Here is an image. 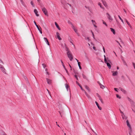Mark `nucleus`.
Here are the masks:
<instances>
[{
    "label": "nucleus",
    "mask_w": 135,
    "mask_h": 135,
    "mask_svg": "<svg viewBox=\"0 0 135 135\" xmlns=\"http://www.w3.org/2000/svg\"><path fill=\"white\" fill-rule=\"evenodd\" d=\"M40 7L41 8L44 14L46 15L47 16V12L46 8L45 7H42V6H41Z\"/></svg>",
    "instance_id": "nucleus-1"
},
{
    "label": "nucleus",
    "mask_w": 135,
    "mask_h": 135,
    "mask_svg": "<svg viewBox=\"0 0 135 135\" xmlns=\"http://www.w3.org/2000/svg\"><path fill=\"white\" fill-rule=\"evenodd\" d=\"M67 54L70 60L71 61L73 59V57L71 52L69 53L68 52V53H67Z\"/></svg>",
    "instance_id": "nucleus-2"
},
{
    "label": "nucleus",
    "mask_w": 135,
    "mask_h": 135,
    "mask_svg": "<svg viewBox=\"0 0 135 135\" xmlns=\"http://www.w3.org/2000/svg\"><path fill=\"white\" fill-rule=\"evenodd\" d=\"M0 68L2 71L4 73L6 74V70L3 66L0 64Z\"/></svg>",
    "instance_id": "nucleus-3"
},
{
    "label": "nucleus",
    "mask_w": 135,
    "mask_h": 135,
    "mask_svg": "<svg viewBox=\"0 0 135 135\" xmlns=\"http://www.w3.org/2000/svg\"><path fill=\"white\" fill-rule=\"evenodd\" d=\"M106 15L107 16V17L109 19V21L110 22L112 21H113V19L110 15L108 13H107Z\"/></svg>",
    "instance_id": "nucleus-4"
},
{
    "label": "nucleus",
    "mask_w": 135,
    "mask_h": 135,
    "mask_svg": "<svg viewBox=\"0 0 135 135\" xmlns=\"http://www.w3.org/2000/svg\"><path fill=\"white\" fill-rule=\"evenodd\" d=\"M64 45H65V50L66 51H67V53H68V52L69 53L71 52L70 51L69 48L67 47L66 44H65Z\"/></svg>",
    "instance_id": "nucleus-5"
},
{
    "label": "nucleus",
    "mask_w": 135,
    "mask_h": 135,
    "mask_svg": "<svg viewBox=\"0 0 135 135\" xmlns=\"http://www.w3.org/2000/svg\"><path fill=\"white\" fill-rule=\"evenodd\" d=\"M44 39L46 43L48 45H49L50 44L47 38L46 37H44Z\"/></svg>",
    "instance_id": "nucleus-6"
},
{
    "label": "nucleus",
    "mask_w": 135,
    "mask_h": 135,
    "mask_svg": "<svg viewBox=\"0 0 135 135\" xmlns=\"http://www.w3.org/2000/svg\"><path fill=\"white\" fill-rule=\"evenodd\" d=\"M127 125L129 128V129H131V125L129 123L128 120H126Z\"/></svg>",
    "instance_id": "nucleus-7"
},
{
    "label": "nucleus",
    "mask_w": 135,
    "mask_h": 135,
    "mask_svg": "<svg viewBox=\"0 0 135 135\" xmlns=\"http://www.w3.org/2000/svg\"><path fill=\"white\" fill-rule=\"evenodd\" d=\"M56 36H57V38H58L59 40H61V37L60 36H59L60 34H59V33L58 32H57L56 33Z\"/></svg>",
    "instance_id": "nucleus-8"
},
{
    "label": "nucleus",
    "mask_w": 135,
    "mask_h": 135,
    "mask_svg": "<svg viewBox=\"0 0 135 135\" xmlns=\"http://www.w3.org/2000/svg\"><path fill=\"white\" fill-rule=\"evenodd\" d=\"M121 116L123 119H126L127 118V117L125 115L124 113L121 114Z\"/></svg>",
    "instance_id": "nucleus-9"
},
{
    "label": "nucleus",
    "mask_w": 135,
    "mask_h": 135,
    "mask_svg": "<svg viewBox=\"0 0 135 135\" xmlns=\"http://www.w3.org/2000/svg\"><path fill=\"white\" fill-rule=\"evenodd\" d=\"M112 72L113 73L112 75L114 76H116V75H117V74H118V72L117 71H112Z\"/></svg>",
    "instance_id": "nucleus-10"
},
{
    "label": "nucleus",
    "mask_w": 135,
    "mask_h": 135,
    "mask_svg": "<svg viewBox=\"0 0 135 135\" xmlns=\"http://www.w3.org/2000/svg\"><path fill=\"white\" fill-rule=\"evenodd\" d=\"M46 80L48 84H50L51 83V80L47 78H46Z\"/></svg>",
    "instance_id": "nucleus-11"
},
{
    "label": "nucleus",
    "mask_w": 135,
    "mask_h": 135,
    "mask_svg": "<svg viewBox=\"0 0 135 135\" xmlns=\"http://www.w3.org/2000/svg\"><path fill=\"white\" fill-rule=\"evenodd\" d=\"M110 29L111 31L113 32V33L114 35H115L116 34V33L115 31V30L113 28H110Z\"/></svg>",
    "instance_id": "nucleus-12"
},
{
    "label": "nucleus",
    "mask_w": 135,
    "mask_h": 135,
    "mask_svg": "<svg viewBox=\"0 0 135 135\" xmlns=\"http://www.w3.org/2000/svg\"><path fill=\"white\" fill-rule=\"evenodd\" d=\"M34 11L36 16H38L39 15L37 14L38 13V12L37 11V10L36 9H34Z\"/></svg>",
    "instance_id": "nucleus-13"
},
{
    "label": "nucleus",
    "mask_w": 135,
    "mask_h": 135,
    "mask_svg": "<svg viewBox=\"0 0 135 135\" xmlns=\"http://www.w3.org/2000/svg\"><path fill=\"white\" fill-rule=\"evenodd\" d=\"M95 103H96V105H97V106L98 108V109L100 110H101V109H102V108L100 107L99 105V104H98V103H97V102L96 101H95Z\"/></svg>",
    "instance_id": "nucleus-14"
},
{
    "label": "nucleus",
    "mask_w": 135,
    "mask_h": 135,
    "mask_svg": "<svg viewBox=\"0 0 135 135\" xmlns=\"http://www.w3.org/2000/svg\"><path fill=\"white\" fill-rule=\"evenodd\" d=\"M125 20L126 22L127 23V24L131 28H132V26H131V25H130V23L126 19H125Z\"/></svg>",
    "instance_id": "nucleus-15"
},
{
    "label": "nucleus",
    "mask_w": 135,
    "mask_h": 135,
    "mask_svg": "<svg viewBox=\"0 0 135 135\" xmlns=\"http://www.w3.org/2000/svg\"><path fill=\"white\" fill-rule=\"evenodd\" d=\"M55 25H56V27L57 28V29L59 30H61V29L59 27V25L57 24V23L56 22H55Z\"/></svg>",
    "instance_id": "nucleus-16"
},
{
    "label": "nucleus",
    "mask_w": 135,
    "mask_h": 135,
    "mask_svg": "<svg viewBox=\"0 0 135 135\" xmlns=\"http://www.w3.org/2000/svg\"><path fill=\"white\" fill-rule=\"evenodd\" d=\"M65 86L66 87V88L67 90V91H68L69 90V86L67 84H65Z\"/></svg>",
    "instance_id": "nucleus-17"
},
{
    "label": "nucleus",
    "mask_w": 135,
    "mask_h": 135,
    "mask_svg": "<svg viewBox=\"0 0 135 135\" xmlns=\"http://www.w3.org/2000/svg\"><path fill=\"white\" fill-rule=\"evenodd\" d=\"M102 2L103 5L105 6L106 7L107 6V4L105 1H102Z\"/></svg>",
    "instance_id": "nucleus-18"
},
{
    "label": "nucleus",
    "mask_w": 135,
    "mask_h": 135,
    "mask_svg": "<svg viewBox=\"0 0 135 135\" xmlns=\"http://www.w3.org/2000/svg\"><path fill=\"white\" fill-rule=\"evenodd\" d=\"M120 89L121 91H122L124 93L126 94V91L125 90L121 88H120Z\"/></svg>",
    "instance_id": "nucleus-19"
},
{
    "label": "nucleus",
    "mask_w": 135,
    "mask_h": 135,
    "mask_svg": "<svg viewBox=\"0 0 135 135\" xmlns=\"http://www.w3.org/2000/svg\"><path fill=\"white\" fill-rule=\"evenodd\" d=\"M85 88L89 92H90V90L89 87L87 86H85Z\"/></svg>",
    "instance_id": "nucleus-20"
},
{
    "label": "nucleus",
    "mask_w": 135,
    "mask_h": 135,
    "mask_svg": "<svg viewBox=\"0 0 135 135\" xmlns=\"http://www.w3.org/2000/svg\"><path fill=\"white\" fill-rule=\"evenodd\" d=\"M107 65L109 69H110L111 68V66L110 64L109 63H107Z\"/></svg>",
    "instance_id": "nucleus-21"
},
{
    "label": "nucleus",
    "mask_w": 135,
    "mask_h": 135,
    "mask_svg": "<svg viewBox=\"0 0 135 135\" xmlns=\"http://www.w3.org/2000/svg\"><path fill=\"white\" fill-rule=\"evenodd\" d=\"M73 30L74 32L77 34V35L78 36H79V34L76 28H75V29H74Z\"/></svg>",
    "instance_id": "nucleus-22"
},
{
    "label": "nucleus",
    "mask_w": 135,
    "mask_h": 135,
    "mask_svg": "<svg viewBox=\"0 0 135 135\" xmlns=\"http://www.w3.org/2000/svg\"><path fill=\"white\" fill-rule=\"evenodd\" d=\"M80 64L81 62H78V64L79 68L80 69H82V68L80 66Z\"/></svg>",
    "instance_id": "nucleus-23"
},
{
    "label": "nucleus",
    "mask_w": 135,
    "mask_h": 135,
    "mask_svg": "<svg viewBox=\"0 0 135 135\" xmlns=\"http://www.w3.org/2000/svg\"><path fill=\"white\" fill-rule=\"evenodd\" d=\"M84 92L86 95V96L88 98L90 97L89 96L88 94L86 93V92L85 91V90H84Z\"/></svg>",
    "instance_id": "nucleus-24"
},
{
    "label": "nucleus",
    "mask_w": 135,
    "mask_h": 135,
    "mask_svg": "<svg viewBox=\"0 0 135 135\" xmlns=\"http://www.w3.org/2000/svg\"><path fill=\"white\" fill-rule=\"evenodd\" d=\"M100 88L102 89H104L105 88V87L102 84H100Z\"/></svg>",
    "instance_id": "nucleus-25"
},
{
    "label": "nucleus",
    "mask_w": 135,
    "mask_h": 135,
    "mask_svg": "<svg viewBox=\"0 0 135 135\" xmlns=\"http://www.w3.org/2000/svg\"><path fill=\"white\" fill-rule=\"evenodd\" d=\"M31 4L33 7H35V5L33 3L32 1H31L30 2Z\"/></svg>",
    "instance_id": "nucleus-26"
},
{
    "label": "nucleus",
    "mask_w": 135,
    "mask_h": 135,
    "mask_svg": "<svg viewBox=\"0 0 135 135\" xmlns=\"http://www.w3.org/2000/svg\"><path fill=\"white\" fill-rule=\"evenodd\" d=\"M91 22H92V23H93V25H94V24H96L94 20H91Z\"/></svg>",
    "instance_id": "nucleus-27"
},
{
    "label": "nucleus",
    "mask_w": 135,
    "mask_h": 135,
    "mask_svg": "<svg viewBox=\"0 0 135 135\" xmlns=\"http://www.w3.org/2000/svg\"><path fill=\"white\" fill-rule=\"evenodd\" d=\"M102 21L103 24L105 25L106 26H107V25L106 23L103 20H102Z\"/></svg>",
    "instance_id": "nucleus-28"
},
{
    "label": "nucleus",
    "mask_w": 135,
    "mask_h": 135,
    "mask_svg": "<svg viewBox=\"0 0 135 135\" xmlns=\"http://www.w3.org/2000/svg\"><path fill=\"white\" fill-rule=\"evenodd\" d=\"M36 27H37V28L38 29V31H39V30H41V28L40 27V28H39L38 25H37V26H36Z\"/></svg>",
    "instance_id": "nucleus-29"
},
{
    "label": "nucleus",
    "mask_w": 135,
    "mask_h": 135,
    "mask_svg": "<svg viewBox=\"0 0 135 135\" xmlns=\"http://www.w3.org/2000/svg\"><path fill=\"white\" fill-rule=\"evenodd\" d=\"M104 61L107 64V63H108V62H107V61L106 60V59L104 58Z\"/></svg>",
    "instance_id": "nucleus-30"
},
{
    "label": "nucleus",
    "mask_w": 135,
    "mask_h": 135,
    "mask_svg": "<svg viewBox=\"0 0 135 135\" xmlns=\"http://www.w3.org/2000/svg\"><path fill=\"white\" fill-rule=\"evenodd\" d=\"M91 33H92V35L93 36V38L94 39H95L94 36V35L93 32L92 31H91Z\"/></svg>",
    "instance_id": "nucleus-31"
},
{
    "label": "nucleus",
    "mask_w": 135,
    "mask_h": 135,
    "mask_svg": "<svg viewBox=\"0 0 135 135\" xmlns=\"http://www.w3.org/2000/svg\"><path fill=\"white\" fill-rule=\"evenodd\" d=\"M43 67L44 69L46 67V66L44 64H42Z\"/></svg>",
    "instance_id": "nucleus-32"
},
{
    "label": "nucleus",
    "mask_w": 135,
    "mask_h": 135,
    "mask_svg": "<svg viewBox=\"0 0 135 135\" xmlns=\"http://www.w3.org/2000/svg\"><path fill=\"white\" fill-rule=\"evenodd\" d=\"M20 1H21V3H22V4L23 5H24V2H23V1L22 0H20Z\"/></svg>",
    "instance_id": "nucleus-33"
},
{
    "label": "nucleus",
    "mask_w": 135,
    "mask_h": 135,
    "mask_svg": "<svg viewBox=\"0 0 135 135\" xmlns=\"http://www.w3.org/2000/svg\"><path fill=\"white\" fill-rule=\"evenodd\" d=\"M116 97L117 98H118L119 99H120L121 98L119 96L118 94H116Z\"/></svg>",
    "instance_id": "nucleus-34"
},
{
    "label": "nucleus",
    "mask_w": 135,
    "mask_h": 135,
    "mask_svg": "<svg viewBox=\"0 0 135 135\" xmlns=\"http://www.w3.org/2000/svg\"><path fill=\"white\" fill-rule=\"evenodd\" d=\"M132 64L134 68L135 69V63L134 62H133Z\"/></svg>",
    "instance_id": "nucleus-35"
},
{
    "label": "nucleus",
    "mask_w": 135,
    "mask_h": 135,
    "mask_svg": "<svg viewBox=\"0 0 135 135\" xmlns=\"http://www.w3.org/2000/svg\"><path fill=\"white\" fill-rule=\"evenodd\" d=\"M79 87L80 88L81 90L83 91H84V90L82 88V86L81 85H79Z\"/></svg>",
    "instance_id": "nucleus-36"
},
{
    "label": "nucleus",
    "mask_w": 135,
    "mask_h": 135,
    "mask_svg": "<svg viewBox=\"0 0 135 135\" xmlns=\"http://www.w3.org/2000/svg\"><path fill=\"white\" fill-rule=\"evenodd\" d=\"M98 5L99 6H100V8H102V6L101 5V3H98Z\"/></svg>",
    "instance_id": "nucleus-37"
},
{
    "label": "nucleus",
    "mask_w": 135,
    "mask_h": 135,
    "mask_svg": "<svg viewBox=\"0 0 135 135\" xmlns=\"http://www.w3.org/2000/svg\"><path fill=\"white\" fill-rule=\"evenodd\" d=\"M65 70L66 71V73H67V74L68 75H69V73L68 72V70H67L66 69H65Z\"/></svg>",
    "instance_id": "nucleus-38"
},
{
    "label": "nucleus",
    "mask_w": 135,
    "mask_h": 135,
    "mask_svg": "<svg viewBox=\"0 0 135 135\" xmlns=\"http://www.w3.org/2000/svg\"><path fill=\"white\" fill-rule=\"evenodd\" d=\"M74 76L75 77V78H76V79L77 80H78V78L77 77V76L76 75H75Z\"/></svg>",
    "instance_id": "nucleus-39"
},
{
    "label": "nucleus",
    "mask_w": 135,
    "mask_h": 135,
    "mask_svg": "<svg viewBox=\"0 0 135 135\" xmlns=\"http://www.w3.org/2000/svg\"><path fill=\"white\" fill-rule=\"evenodd\" d=\"M114 89L115 90V91H117V92L118 91V89L117 88H114Z\"/></svg>",
    "instance_id": "nucleus-40"
},
{
    "label": "nucleus",
    "mask_w": 135,
    "mask_h": 135,
    "mask_svg": "<svg viewBox=\"0 0 135 135\" xmlns=\"http://www.w3.org/2000/svg\"><path fill=\"white\" fill-rule=\"evenodd\" d=\"M76 83L79 86V85H80V84L77 81H76Z\"/></svg>",
    "instance_id": "nucleus-41"
},
{
    "label": "nucleus",
    "mask_w": 135,
    "mask_h": 135,
    "mask_svg": "<svg viewBox=\"0 0 135 135\" xmlns=\"http://www.w3.org/2000/svg\"><path fill=\"white\" fill-rule=\"evenodd\" d=\"M72 28L74 30L76 28L73 25H72Z\"/></svg>",
    "instance_id": "nucleus-42"
},
{
    "label": "nucleus",
    "mask_w": 135,
    "mask_h": 135,
    "mask_svg": "<svg viewBox=\"0 0 135 135\" xmlns=\"http://www.w3.org/2000/svg\"><path fill=\"white\" fill-rule=\"evenodd\" d=\"M103 49L104 52V53H105V50L104 47H103Z\"/></svg>",
    "instance_id": "nucleus-43"
},
{
    "label": "nucleus",
    "mask_w": 135,
    "mask_h": 135,
    "mask_svg": "<svg viewBox=\"0 0 135 135\" xmlns=\"http://www.w3.org/2000/svg\"><path fill=\"white\" fill-rule=\"evenodd\" d=\"M34 23L36 26H37V25L36 24V22L35 21H34Z\"/></svg>",
    "instance_id": "nucleus-44"
},
{
    "label": "nucleus",
    "mask_w": 135,
    "mask_h": 135,
    "mask_svg": "<svg viewBox=\"0 0 135 135\" xmlns=\"http://www.w3.org/2000/svg\"><path fill=\"white\" fill-rule=\"evenodd\" d=\"M119 110L120 113L121 114L124 113H123L122 112L120 109H119Z\"/></svg>",
    "instance_id": "nucleus-45"
},
{
    "label": "nucleus",
    "mask_w": 135,
    "mask_h": 135,
    "mask_svg": "<svg viewBox=\"0 0 135 135\" xmlns=\"http://www.w3.org/2000/svg\"><path fill=\"white\" fill-rule=\"evenodd\" d=\"M118 17H119V19H120V20H122V19L121 18V17H120V16L119 15H118Z\"/></svg>",
    "instance_id": "nucleus-46"
},
{
    "label": "nucleus",
    "mask_w": 135,
    "mask_h": 135,
    "mask_svg": "<svg viewBox=\"0 0 135 135\" xmlns=\"http://www.w3.org/2000/svg\"><path fill=\"white\" fill-rule=\"evenodd\" d=\"M61 63L62 65V66L64 65V63H63V62L61 60Z\"/></svg>",
    "instance_id": "nucleus-47"
},
{
    "label": "nucleus",
    "mask_w": 135,
    "mask_h": 135,
    "mask_svg": "<svg viewBox=\"0 0 135 135\" xmlns=\"http://www.w3.org/2000/svg\"><path fill=\"white\" fill-rule=\"evenodd\" d=\"M40 32V33H41V34H42V32L41 31V30L39 31Z\"/></svg>",
    "instance_id": "nucleus-48"
},
{
    "label": "nucleus",
    "mask_w": 135,
    "mask_h": 135,
    "mask_svg": "<svg viewBox=\"0 0 135 135\" xmlns=\"http://www.w3.org/2000/svg\"><path fill=\"white\" fill-rule=\"evenodd\" d=\"M67 4H68L69 5V6L71 7H72V6L70 4H69V3H67Z\"/></svg>",
    "instance_id": "nucleus-49"
},
{
    "label": "nucleus",
    "mask_w": 135,
    "mask_h": 135,
    "mask_svg": "<svg viewBox=\"0 0 135 135\" xmlns=\"http://www.w3.org/2000/svg\"><path fill=\"white\" fill-rule=\"evenodd\" d=\"M121 21V22H122V23H123V24H124V21H123V20L122 19L121 20H120Z\"/></svg>",
    "instance_id": "nucleus-50"
},
{
    "label": "nucleus",
    "mask_w": 135,
    "mask_h": 135,
    "mask_svg": "<svg viewBox=\"0 0 135 135\" xmlns=\"http://www.w3.org/2000/svg\"><path fill=\"white\" fill-rule=\"evenodd\" d=\"M62 66L65 70V69H66V68L65 67L64 65H62Z\"/></svg>",
    "instance_id": "nucleus-51"
},
{
    "label": "nucleus",
    "mask_w": 135,
    "mask_h": 135,
    "mask_svg": "<svg viewBox=\"0 0 135 135\" xmlns=\"http://www.w3.org/2000/svg\"><path fill=\"white\" fill-rule=\"evenodd\" d=\"M96 24H94V25H94V27H95V28H97V26L96 25Z\"/></svg>",
    "instance_id": "nucleus-52"
},
{
    "label": "nucleus",
    "mask_w": 135,
    "mask_h": 135,
    "mask_svg": "<svg viewBox=\"0 0 135 135\" xmlns=\"http://www.w3.org/2000/svg\"><path fill=\"white\" fill-rule=\"evenodd\" d=\"M46 74H47V75H49V72L48 71L46 72Z\"/></svg>",
    "instance_id": "nucleus-53"
},
{
    "label": "nucleus",
    "mask_w": 135,
    "mask_h": 135,
    "mask_svg": "<svg viewBox=\"0 0 135 135\" xmlns=\"http://www.w3.org/2000/svg\"><path fill=\"white\" fill-rule=\"evenodd\" d=\"M69 66H70V68H71V69H70L71 70H72V69H71V65H70L69 64Z\"/></svg>",
    "instance_id": "nucleus-54"
},
{
    "label": "nucleus",
    "mask_w": 135,
    "mask_h": 135,
    "mask_svg": "<svg viewBox=\"0 0 135 135\" xmlns=\"http://www.w3.org/2000/svg\"><path fill=\"white\" fill-rule=\"evenodd\" d=\"M116 41V42H117V43H118L119 44V45H120V46H121V45H120V43H119V42L118 41Z\"/></svg>",
    "instance_id": "nucleus-55"
},
{
    "label": "nucleus",
    "mask_w": 135,
    "mask_h": 135,
    "mask_svg": "<svg viewBox=\"0 0 135 135\" xmlns=\"http://www.w3.org/2000/svg\"><path fill=\"white\" fill-rule=\"evenodd\" d=\"M59 113H60V115L62 117V114H61V113L60 112V111H59Z\"/></svg>",
    "instance_id": "nucleus-56"
},
{
    "label": "nucleus",
    "mask_w": 135,
    "mask_h": 135,
    "mask_svg": "<svg viewBox=\"0 0 135 135\" xmlns=\"http://www.w3.org/2000/svg\"><path fill=\"white\" fill-rule=\"evenodd\" d=\"M93 49L94 50H95V47L94 46L93 47Z\"/></svg>",
    "instance_id": "nucleus-57"
},
{
    "label": "nucleus",
    "mask_w": 135,
    "mask_h": 135,
    "mask_svg": "<svg viewBox=\"0 0 135 135\" xmlns=\"http://www.w3.org/2000/svg\"><path fill=\"white\" fill-rule=\"evenodd\" d=\"M75 59L76 60V61L78 63V62H79L78 60H77V59Z\"/></svg>",
    "instance_id": "nucleus-58"
},
{
    "label": "nucleus",
    "mask_w": 135,
    "mask_h": 135,
    "mask_svg": "<svg viewBox=\"0 0 135 135\" xmlns=\"http://www.w3.org/2000/svg\"><path fill=\"white\" fill-rule=\"evenodd\" d=\"M86 39L88 40V41H89V38L88 37L87 38V39Z\"/></svg>",
    "instance_id": "nucleus-59"
},
{
    "label": "nucleus",
    "mask_w": 135,
    "mask_h": 135,
    "mask_svg": "<svg viewBox=\"0 0 135 135\" xmlns=\"http://www.w3.org/2000/svg\"><path fill=\"white\" fill-rule=\"evenodd\" d=\"M119 28H122V27L121 26H119Z\"/></svg>",
    "instance_id": "nucleus-60"
},
{
    "label": "nucleus",
    "mask_w": 135,
    "mask_h": 135,
    "mask_svg": "<svg viewBox=\"0 0 135 135\" xmlns=\"http://www.w3.org/2000/svg\"><path fill=\"white\" fill-rule=\"evenodd\" d=\"M98 83L99 84L100 86V84H102L99 82L98 81Z\"/></svg>",
    "instance_id": "nucleus-61"
},
{
    "label": "nucleus",
    "mask_w": 135,
    "mask_h": 135,
    "mask_svg": "<svg viewBox=\"0 0 135 135\" xmlns=\"http://www.w3.org/2000/svg\"><path fill=\"white\" fill-rule=\"evenodd\" d=\"M71 44H72L73 45H74V46H75V45L73 44V43L72 42H71Z\"/></svg>",
    "instance_id": "nucleus-62"
},
{
    "label": "nucleus",
    "mask_w": 135,
    "mask_h": 135,
    "mask_svg": "<svg viewBox=\"0 0 135 135\" xmlns=\"http://www.w3.org/2000/svg\"><path fill=\"white\" fill-rule=\"evenodd\" d=\"M2 135H7L5 133H3V134Z\"/></svg>",
    "instance_id": "nucleus-63"
},
{
    "label": "nucleus",
    "mask_w": 135,
    "mask_h": 135,
    "mask_svg": "<svg viewBox=\"0 0 135 135\" xmlns=\"http://www.w3.org/2000/svg\"><path fill=\"white\" fill-rule=\"evenodd\" d=\"M45 71H46V72L47 71V69L46 68L45 69Z\"/></svg>",
    "instance_id": "nucleus-64"
}]
</instances>
